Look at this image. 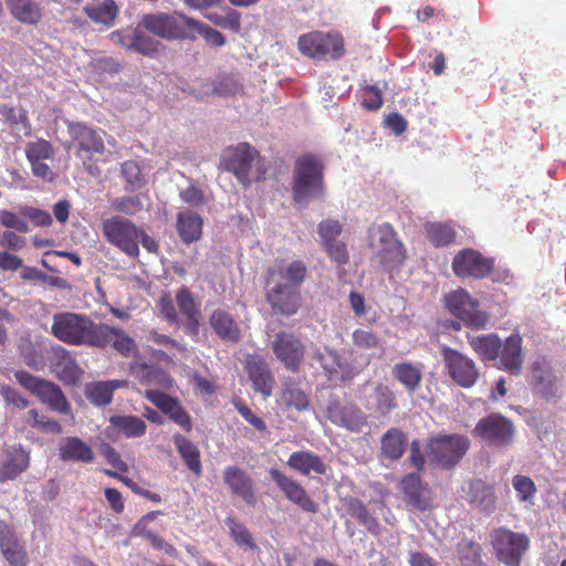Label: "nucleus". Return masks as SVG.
<instances>
[{
	"instance_id": "1",
	"label": "nucleus",
	"mask_w": 566,
	"mask_h": 566,
	"mask_svg": "<svg viewBox=\"0 0 566 566\" xmlns=\"http://www.w3.org/2000/svg\"><path fill=\"white\" fill-rule=\"evenodd\" d=\"M314 358L331 382L346 384L358 376L370 363V358L354 348L325 347L316 350Z\"/></svg>"
},
{
	"instance_id": "2",
	"label": "nucleus",
	"mask_w": 566,
	"mask_h": 566,
	"mask_svg": "<svg viewBox=\"0 0 566 566\" xmlns=\"http://www.w3.org/2000/svg\"><path fill=\"white\" fill-rule=\"evenodd\" d=\"M99 324L83 314L61 312L53 315L51 333L61 342L70 345L94 347L98 342Z\"/></svg>"
},
{
	"instance_id": "3",
	"label": "nucleus",
	"mask_w": 566,
	"mask_h": 566,
	"mask_svg": "<svg viewBox=\"0 0 566 566\" xmlns=\"http://www.w3.org/2000/svg\"><path fill=\"white\" fill-rule=\"evenodd\" d=\"M317 402L335 426L359 433L368 424V416L354 403H344L340 395L331 388L317 390Z\"/></svg>"
},
{
	"instance_id": "4",
	"label": "nucleus",
	"mask_w": 566,
	"mask_h": 566,
	"mask_svg": "<svg viewBox=\"0 0 566 566\" xmlns=\"http://www.w3.org/2000/svg\"><path fill=\"white\" fill-rule=\"evenodd\" d=\"M469 448V438L458 433L438 434L426 441V452L430 464L442 470L455 468Z\"/></svg>"
},
{
	"instance_id": "5",
	"label": "nucleus",
	"mask_w": 566,
	"mask_h": 566,
	"mask_svg": "<svg viewBox=\"0 0 566 566\" xmlns=\"http://www.w3.org/2000/svg\"><path fill=\"white\" fill-rule=\"evenodd\" d=\"M368 245L385 271L401 265L406 259L401 241L397 239L395 229L387 222L369 228Z\"/></svg>"
},
{
	"instance_id": "6",
	"label": "nucleus",
	"mask_w": 566,
	"mask_h": 566,
	"mask_svg": "<svg viewBox=\"0 0 566 566\" xmlns=\"http://www.w3.org/2000/svg\"><path fill=\"white\" fill-rule=\"evenodd\" d=\"M190 23L192 24V19L185 14H169L165 12L146 13L139 19L140 28L167 41L186 40V38H190Z\"/></svg>"
},
{
	"instance_id": "7",
	"label": "nucleus",
	"mask_w": 566,
	"mask_h": 566,
	"mask_svg": "<svg viewBox=\"0 0 566 566\" xmlns=\"http://www.w3.org/2000/svg\"><path fill=\"white\" fill-rule=\"evenodd\" d=\"M300 52L316 60H338L345 54L344 38L339 32L312 31L297 41Z\"/></svg>"
},
{
	"instance_id": "8",
	"label": "nucleus",
	"mask_w": 566,
	"mask_h": 566,
	"mask_svg": "<svg viewBox=\"0 0 566 566\" xmlns=\"http://www.w3.org/2000/svg\"><path fill=\"white\" fill-rule=\"evenodd\" d=\"M491 542L500 562L506 566H520L523 555L530 548V538L524 533H516L499 527L491 533Z\"/></svg>"
},
{
	"instance_id": "9",
	"label": "nucleus",
	"mask_w": 566,
	"mask_h": 566,
	"mask_svg": "<svg viewBox=\"0 0 566 566\" xmlns=\"http://www.w3.org/2000/svg\"><path fill=\"white\" fill-rule=\"evenodd\" d=\"M102 229L109 243L130 258L138 256L140 230L130 220L115 216L104 220Z\"/></svg>"
},
{
	"instance_id": "10",
	"label": "nucleus",
	"mask_w": 566,
	"mask_h": 566,
	"mask_svg": "<svg viewBox=\"0 0 566 566\" xmlns=\"http://www.w3.org/2000/svg\"><path fill=\"white\" fill-rule=\"evenodd\" d=\"M473 433L488 446L507 448L513 443L515 426L509 418L493 412L478 421Z\"/></svg>"
},
{
	"instance_id": "11",
	"label": "nucleus",
	"mask_w": 566,
	"mask_h": 566,
	"mask_svg": "<svg viewBox=\"0 0 566 566\" xmlns=\"http://www.w3.org/2000/svg\"><path fill=\"white\" fill-rule=\"evenodd\" d=\"M265 290L266 302L275 315L291 317L302 307L301 290L287 286L284 281H275L272 276L268 280Z\"/></svg>"
},
{
	"instance_id": "12",
	"label": "nucleus",
	"mask_w": 566,
	"mask_h": 566,
	"mask_svg": "<svg viewBox=\"0 0 566 566\" xmlns=\"http://www.w3.org/2000/svg\"><path fill=\"white\" fill-rule=\"evenodd\" d=\"M276 359L291 373H297L305 355V345L301 337L293 332L281 331L274 334L270 342Z\"/></svg>"
},
{
	"instance_id": "13",
	"label": "nucleus",
	"mask_w": 566,
	"mask_h": 566,
	"mask_svg": "<svg viewBox=\"0 0 566 566\" xmlns=\"http://www.w3.org/2000/svg\"><path fill=\"white\" fill-rule=\"evenodd\" d=\"M109 39L114 44L120 48L137 52L144 56H155L161 46L160 42L146 34V31L139 27L132 29H123L113 31L109 34Z\"/></svg>"
},
{
	"instance_id": "14",
	"label": "nucleus",
	"mask_w": 566,
	"mask_h": 566,
	"mask_svg": "<svg viewBox=\"0 0 566 566\" xmlns=\"http://www.w3.org/2000/svg\"><path fill=\"white\" fill-rule=\"evenodd\" d=\"M442 357L450 378L457 385L471 388L476 384L480 374L471 358L450 347L442 349Z\"/></svg>"
},
{
	"instance_id": "15",
	"label": "nucleus",
	"mask_w": 566,
	"mask_h": 566,
	"mask_svg": "<svg viewBox=\"0 0 566 566\" xmlns=\"http://www.w3.org/2000/svg\"><path fill=\"white\" fill-rule=\"evenodd\" d=\"M494 268L492 259L483 256L473 249H463L457 253L452 261V269L459 277L483 279Z\"/></svg>"
},
{
	"instance_id": "16",
	"label": "nucleus",
	"mask_w": 566,
	"mask_h": 566,
	"mask_svg": "<svg viewBox=\"0 0 566 566\" xmlns=\"http://www.w3.org/2000/svg\"><path fill=\"white\" fill-rule=\"evenodd\" d=\"M361 394L365 408L381 417L390 415L398 408L395 392L381 382L366 381L361 386Z\"/></svg>"
},
{
	"instance_id": "17",
	"label": "nucleus",
	"mask_w": 566,
	"mask_h": 566,
	"mask_svg": "<svg viewBox=\"0 0 566 566\" xmlns=\"http://www.w3.org/2000/svg\"><path fill=\"white\" fill-rule=\"evenodd\" d=\"M269 475L290 502L304 512L317 513L318 504L311 499L307 491L296 480L275 468L269 470Z\"/></svg>"
},
{
	"instance_id": "18",
	"label": "nucleus",
	"mask_w": 566,
	"mask_h": 566,
	"mask_svg": "<svg viewBox=\"0 0 566 566\" xmlns=\"http://www.w3.org/2000/svg\"><path fill=\"white\" fill-rule=\"evenodd\" d=\"M444 307L450 314L468 325H479V303L463 289L447 293L443 297Z\"/></svg>"
},
{
	"instance_id": "19",
	"label": "nucleus",
	"mask_w": 566,
	"mask_h": 566,
	"mask_svg": "<svg viewBox=\"0 0 566 566\" xmlns=\"http://www.w3.org/2000/svg\"><path fill=\"white\" fill-rule=\"evenodd\" d=\"M261 159L259 151L249 143H240L229 147L222 156V164L228 172L237 177H245L254 163Z\"/></svg>"
},
{
	"instance_id": "20",
	"label": "nucleus",
	"mask_w": 566,
	"mask_h": 566,
	"mask_svg": "<svg viewBox=\"0 0 566 566\" xmlns=\"http://www.w3.org/2000/svg\"><path fill=\"white\" fill-rule=\"evenodd\" d=\"M176 303L181 318L184 333L196 338L199 335L200 322L202 319L200 303L195 300L193 294L186 286L180 287L176 293Z\"/></svg>"
},
{
	"instance_id": "21",
	"label": "nucleus",
	"mask_w": 566,
	"mask_h": 566,
	"mask_svg": "<svg viewBox=\"0 0 566 566\" xmlns=\"http://www.w3.org/2000/svg\"><path fill=\"white\" fill-rule=\"evenodd\" d=\"M51 367L56 376L66 385H75L80 381L82 369L70 352L61 345L52 346L49 355Z\"/></svg>"
},
{
	"instance_id": "22",
	"label": "nucleus",
	"mask_w": 566,
	"mask_h": 566,
	"mask_svg": "<svg viewBox=\"0 0 566 566\" xmlns=\"http://www.w3.org/2000/svg\"><path fill=\"white\" fill-rule=\"evenodd\" d=\"M249 379L255 391L270 397L274 387V376L268 361L261 356H248L244 364Z\"/></svg>"
},
{
	"instance_id": "23",
	"label": "nucleus",
	"mask_w": 566,
	"mask_h": 566,
	"mask_svg": "<svg viewBox=\"0 0 566 566\" xmlns=\"http://www.w3.org/2000/svg\"><path fill=\"white\" fill-rule=\"evenodd\" d=\"M405 502L413 510L423 512L430 506V489L419 473H409L400 482Z\"/></svg>"
},
{
	"instance_id": "24",
	"label": "nucleus",
	"mask_w": 566,
	"mask_h": 566,
	"mask_svg": "<svg viewBox=\"0 0 566 566\" xmlns=\"http://www.w3.org/2000/svg\"><path fill=\"white\" fill-rule=\"evenodd\" d=\"M467 501L473 509L490 515L496 510L497 496L492 484L476 479L471 481L468 486Z\"/></svg>"
},
{
	"instance_id": "25",
	"label": "nucleus",
	"mask_w": 566,
	"mask_h": 566,
	"mask_svg": "<svg viewBox=\"0 0 566 566\" xmlns=\"http://www.w3.org/2000/svg\"><path fill=\"white\" fill-rule=\"evenodd\" d=\"M223 481L232 494L242 499L249 506L256 504L252 479L238 467H227L223 470Z\"/></svg>"
},
{
	"instance_id": "26",
	"label": "nucleus",
	"mask_w": 566,
	"mask_h": 566,
	"mask_svg": "<svg viewBox=\"0 0 566 566\" xmlns=\"http://www.w3.org/2000/svg\"><path fill=\"white\" fill-rule=\"evenodd\" d=\"M524 352L522 347V337L517 334L509 336L504 343H501L499 353L500 368L517 376L522 371L524 363Z\"/></svg>"
},
{
	"instance_id": "27",
	"label": "nucleus",
	"mask_w": 566,
	"mask_h": 566,
	"mask_svg": "<svg viewBox=\"0 0 566 566\" xmlns=\"http://www.w3.org/2000/svg\"><path fill=\"white\" fill-rule=\"evenodd\" d=\"M0 549L11 566H27L28 555L13 530L0 521Z\"/></svg>"
},
{
	"instance_id": "28",
	"label": "nucleus",
	"mask_w": 566,
	"mask_h": 566,
	"mask_svg": "<svg viewBox=\"0 0 566 566\" xmlns=\"http://www.w3.org/2000/svg\"><path fill=\"white\" fill-rule=\"evenodd\" d=\"M209 324L223 344H238L242 338L239 323L224 310H214L209 316Z\"/></svg>"
},
{
	"instance_id": "29",
	"label": "nucleus",
	"mask_w": 566,
	"mask_h": 566,
	"mask_svg": "<svg viewBox=\"0 0 566 566\" xmlns=\"http://www.w3.org/2000/svg\"><path fill=\"white\" fill-rule=\"evenodd\" d=\"M67 132L80 150L84 153H104L105 145L99 130L83 123L71 122L67 123Z\"/></svg>"
},
{
	"instance_id": "30",
	"label": "nucleus",
	"mask_w": 566,
	"mask_h": 566,
	"mask_svg": "<svg viewBox=\"0 0 566 566\" xmlns=\"http://www.w3.org/2000/svg\"><path fill=\"white\" fill-rule=\"evenodd\" d=\"M30 463L29 453L12 447L0 458V483L12 481L24 472Z\"/></svg>"
},
{
	"instance_id": "31",
	"label": "nucleus",
	"mask_w": 566,
	"mask_h": 566,
	"mask_svg": "<svg viewBox=\"0 0 566 566\" xmlns=\"http://www.w3.org/2000/svg\"><path fill=\"white\" fill-rule=\"evenodd\" d=\"M99 333L102 336H98V342L95 343L94 347L104 348L109 345L124 356H128L135 347L133 338L120 328L99 324Z\"/></svg>"
},
{
	"instance_id": "32",
	"label": "nucleus",
	"mask_w": 566,
	"mask_h": 566,
	"mask_svg": "<svg viewBox=\"0 0 566 566\" xmlns=\"http://www.w3.org/2000/svg\"><path fill=\"white\" fill-rule=\"evenodd\" d=\"M11 15L20 23L38 25L43 18V7L36 0H6Z\"/></svg>"
},
{
	"instance_id": "33",
	"label": "nucleus",
	"mask_w": 566,
	"mask_h": 566,
	"mask_svg": "<svg viewBox=\"0 0 566 566\" xmlns=\"http://www.w3.org/2000/svg\"><path fill=\"white\" fill-rule=\"evenodd\" d=\"M407 443V436L400 429L390 428L380 438L379 457L389 461H398L402 458Z\"/></svg>"
},
{
	"instance_id": "34",
	"label": "nucleus",
	"mask_w": 566,
	"mask_h": 566,
	"mask_svg": "<svg viewBox=\"0 0 566 566\" xmlns=\"http://www.w3.org/2000/svg\"><path fill=\"white\" fill-rule=\"evenodd\" d=\"M286 465L301 473L302 475H310L312 472L316 474L324 475L327 472L328 467L323 462V460L315 453L310 451H295L293 452L289 460L286 461Z\"/></svg>"
},
{
	"instance_id": "35",
	"label": "nucleus",
	"mask_w": 566,
	"mask_h": 566,
	"mask_svg": "<svg viewBox=\"0 0 566 566\" xmlns=\"http://www.w3.org/2000/svg\"><path fill=\"white\" fill-rule=\"evenodd\" d=\"M177 231L184 243H192L200 239L202 219L192 211H180L177 214Z\"/></svg>"
},
{
	"instance_id": "36",
	"label": "nucleus",
	"mask_w": 566,
	"mask_h": 566,
	"mask_svg": "<svg viewBox=\"0 0 566 566\" xmlns=\"http://www.w3.org/2000/svg\"><path fill=\"white\" fill-rule=\"evenodd\" d=\"M323 179H293V197L302 207L324 195Z\"/></svg>"
},
{
	"instance_id": "37",
	"label": "nucleus",
	"mask_w": 566,
	"mask_h": 566,
	"mask_svg": "<svg viewBox=\"0 0 566 566\" xmlns=\"http://www.w3.org/2000/svg\"><path fill=\"white\" fill-rule=\"evenodd\" d=\"M63 460L91 463L94 460V452L88 444L77 437H67L60 448Z\"/></svg>"
},
{
	"instance_id": "38",
	"label": "nucleus",
	"mask_w": 566,
	"mask_h": 566,
	"mask_svg": "<svg viewBox=\"0 0 566 566\" xmlns=\"http://www.w3.org/2000/svg\"><path fill=\"white\" fill-rule=\"evenodd\" d=\"M172 440L187 468L196 475H200L202 465L197 446L180 433L174 434Z\"/></svg>"
},
{
	"instance_id": "39",
	"label": "nucleus",
	"mask_w": 566,
	"mask_h": 566,
	"mask_svg": "<svg viewBox=\"0 0 566 566\" xmlns=\"http://www.w3.org/2000/svg\"><path fill=\"white\" fill-rule=\"evenodd\" d=\"M391 375L409 394H413L420 387L422 380L421 369L411 363L395 364Z\"/></svg>"
},
{
	"instance_id": "40",
	"label": "nucleus",
	"mask_w": 566,
	"mask_h": 566,
	"mask_svg": "<svg viewBox=\"0 0 566 566\" xmlns=\"http://www.w3.org/2000/svg\"><path fill=\"white\" fill-rule=\"evenodd\" d=\"M469 343L484 360H495L502 342L496 334L491 333L469 336Z\"/></svg>"
},
{
	"instance_id": "41",
	"label": "nucleus",
	"mask_w": 566,
	"mask_h": 566,
	"mask_svg": "<svg viewBox=\"0 0 566 566\" xmlns=\"http://www.w3.org/2000/svg\"><path fill=\"white\" fill-rule=\"evenodd\" d=\"M38 398L52 410L63 415L70 412L71 406L62 389L53 381L48 380Z\"/></svg>"
},
{
	"instance_id": "42",
	"label": "nucleus",
	"mask_w": 566,
	"mask_h": 566,
	"mask_svg": "<svg viewBox=\"0 0 566 566\" xmlns=\"http://www.w3.org/2000/svg\"><path fill=\"white\" fill-rule=\"evenodd\" d=\"M83 11L92 21L105 25H111L118 14L114 0H104L97 6H85Z\"/></svg>"
},
{
	"instance_id": "43",
	"label": "nucleus",
	"mask_w": 566,
	"mask_h": 566,
	"mask_svg": "<svg viewBox=\"0 0 566 566\" xmlns=\"http://www.w3.org/2000/svg\"><path fill=\"white\" fill-rule=\"evenodd\" d=\"M111 423L127 438H138L145 434L146 423L137 416H113Z\"/></svg>"
},
{
	"instance_id": "44",
	"label": "nucleus",
	"mask_w": 566,
	"mask_h": 566,
	"mask_svg": "<svg viewBox=\"0 0 566 566\" xmlns=\"http://www.w3.org/2000/svg\"><path fill=\"white\" fill-rule=\"evenodd\" d=\"M348 512L352 517L356 518L373 535H379L380 524L369 513L366 505L357 499H350L348 502Z\"/></svg>"
},
{
	"instance_id": "45",
	"label": "nucleus",
	"mask_w": 566,
	"mask_h": 566,
	"mask_svg": "<svg viewBox=\"0 0 566 566\" xmlns=\"http://www.w3.org/2000/svg\"><path fill=\"white\" fill-rule=\"evenodd\" d=\"M282 399L289 406L297 411L312 410L307 395L296 384L286 381L283 385Z\"/></svg>"
},
{
	"instance_id": "46",
	"label": "nucleus",
	"mask_w": 566,
	"mask_h": 566,
	"mask_svg": "<svg viewBox=\"0 0 566 566\" xmlns=\"http://www.w3.org/2000/svg\"><path fill=\"white\" fill-rule=\"evenodd\" d=\"M21 420L24 424L43 432L61 433L63 430L61 423L43 415H40L36 409H29L25 411L21 416Z\"/></svg>"
},
{
	"instance_id": "47",
	"label": "nucleus",
	"mask_w": 566,
	"mask_h": 566,
	"mask_svg": "<svg viewBox=\"0 0 566 566\" xmlns=\"http://www.w3.org/2000/svg\"><path fill=\"white\" fill-rule=\"evenodd\" d=\"M481 545L471 539H461L457 553L461 566H485L481 558Z\"/></svg>"
},
{
	"instance_id": "48",
	"label": "nucleus",
	"mask_w": 566,
	"mask_h": 566,
	"mask_svg": "<svg viewBox=\"0 0 566 566\" xmlns=\"http://www.w3.org/2000/svg\"><path fill=\"white\" fill-rule=\"evenodd\" d=\"M324 168L323 160L314 154L302 155L295 161L296 177H322Z\"/></svg>"
},
{
	"instance_id": "49",
	"label": "nucleus",
	"mask_w": 566,
	"mask_h": 566,
	"mask_svg": "<svg viewBox=\"0 0 566 566\" xmlns=\"http://www.w3.org/2000/svg\"><path fill=\"white\" fill-rule=\"evenodd\" d=\"M306 272L305 263L301 260H295L279 272V279H275V281H284L287 286L301 290V285L305 281Z\"/></svg>"
},
{
	"instance_id": "50",
	"label": "nucleus",
	"mask_w": 566,
	"mask_h": 566,
	"mask_svg": "<svg viewBox=\"0 0 566 566\" xmlns=\"http://www.w3.org/2000/svg\"><path fill=\"white\" fill-rule=\"evenodd\" d=\"M207 18L214 25L222 29L231 30L235 33L241 30V15L231 8H227L223 13L211 12Z\"/></svg>"
},
{
	"instance_id": "51",
	"label": "nucleus",
	"mask_w": 566,
	"mask_h": 566,
	"mask_svg": "<svg viewBox=\"0 0 566 566\" xmlns=\"http://www.w3.org/2000/svg\"><path fill=\"white\" fill-rule=\"evenodd\" d=\"M86 398L95 406H108L113 400L112 388L105 381H94L86 386Z\"/></svg>"
},
{
	"instance_id": "52",
	"label": "nucleus",
	"mask_w": 566,
	"mask_h": 566,
	"mask_svg": "<svg viewBox=\"0 0 566 566\" xmlns=\"http://www.w3.org/2000/svg\"><path fill=\"white\" fill-rule=\"evenodd\" d=\"M189 29L191 36L186 38V40H195L196 34H200L208 43L214 46H222L226 44V38L221 32L207 24L200 23L199 21L192 19V24H189Z\"/></svg>"
},
{
	"instance_id": "53",
	"label": "nucleus",
	"mask_w": 566,
	"mask_h": 566,
	"mask_svg": "<svg viewBox=\"0 0 566 566\" xmlns=\"http://www.w3.org/2000/svg\"><path fill=\"white\" fill-rule=\"evenodd\" d=\"M224 523L229 527L231 537L239 546H247L252 551L258 548L251 533L242 523L235 521L233 517H227Z\"/></svg>"
},
{
	"instance_id": "54",
	"label": "nucleus",
	"mask_w": 566,
	"mask_h": 566,
	"mask_svg": "<svg viewBox=\"0 0 566 566\" xmlns=\"http://www.w3.org/2000/svg\"><path fill=\"white\" fill-rule=\"evenodd\" d=\"M25 155L29 161L51 159L54 155L53 146L50 142L38 138L25 146Z\"/></svg>"
},
{
	"instance_id": "55",
	"label": "nucleus",
	"mask_w": 566,
	"mask_h": 566,
	"mask_svg": "<svg viewBox=\"0 0 566 566\" xmlns=\"http://www.w3.org/2000/svg\"><path fill=\"white\" fill-rule=\"evenodd\" d=\"M426 229L430 241L436 247L448 245L454 239V231L449 226L442 223H429Z\"/></svg>"
},
{
	"instance_id": "56",
	"label": "nucleus",
	"mask_w": 566,
	"mask_h": 566,
	"mask_svg": "<svg viewBox=\"0 0 566 566\" xmlns=\"http://www.w3.org/2000/svg\"><path fill=\"white\" fill-rule=\"evenodd\" d=\"M352 342L358 349L381 348V339L373 331L367 328H357L352 334Z\"/></svg>"
},
{
	"instance_id": "57",
	"label": "nucleus",
	"mask_w": 566,
	"mask_h": 566,
	"mask_svg": "<svg viewBox=\"0 0 566 566\" xmlns=\"http://www.w3.org/2000/svg\"><path fill=\"white\" fill-rule=\"evenodd\" d=\"M531 380L544 396L551 395L552 375L541 361L532 365Z\"/></svg>"
},
{
	"instance_id": "58",
	"label": "nucleus",
	"mask_w": 566,
	"mask_h": 566,
	"mask_svg": "<svg viewBox=\"0 0 566 566\" xmlns=\"http://www.w3.org/2000/svg\"><path fill=\"white\" fill-rule=\"evenodd\" d=\"M343 231V224L339 220L327 218L317 224V233L319 235V243H327L337 240Z\"/></svg>"
},
{
	"instance_id": "59",
	"label": "nucleus",
	"mask_w": 566,
	"mask_h": 566,
	"mask_svg": "<svg viewBox=\"0 0 566 566\" xmlns=\"http://www.w3.org/2000/svg\"><path fill=\"white\" fill-rule=\"evenodd\" d=\"M13 375L17 382L35 397L40 395L48 381V379L34 376L25 370H17Z\"/></svg>"
},
{
	"instance_id": "60",
	"label": "nucleus",
	"mask_w": 566,
	"mask_h": 566,
	"mask_svg": "<svg viewBox=\"0 0 566 566\" xmlns=\"http://www.w3.org/2000/svg\"><path fill=\"white\" fill-rule=\"evenodd\" d=\"M0 114L4 116L11 128H15L19 124H22L25 129L24 135L29 136L31 134V124L25 111L17 112L13 106L1 105Z\"/></svg>"
},
{
	"instance_id": "61",
	"label": "nucleus",
	"mask_w": 566,
	"mask_h": 566,
	"mask_svg": "<svg viewBox=\"0 0 566 566\" xmlns=\"http://www.w3.org/2000/svg\"><path fill=\"white\" fill-rule=\"evenodd\" d=\"M427 452L426 447L422 448L419 440H412L409 448V457L407 458V461L409 464L416 469L415 473H421L424 471L426 463H427Z\"/></svg>"
},
{
	"instance_id": "62",
	"label": "nucleus",
	"mask_w": 566,
	"mask_h": 566,
	"mask_svg": "<svg viewBox=\"0 0 566 566\" xmlns=\"http://www.w3.org/2000/svg\"><path fill=\"white\" fill-rule=\"evenodd\" d=\"M322 247L325 249L327 255L333 262L337 263L338 265L348 263L349 254L345 242L334 240L327 243H322Z\"/></svg>"
},
{
	"instance_id": "63",
	"label": "nucleus",
	"mask_w": 566,
	"mask_h": 566,
	"mask_svg": "<svg viewBox=\"0 0 566 566\" xmlns=\"http://www.w3.org/2000/svg\"><path fill=\"white\" fill-rule=\"evenodd\" d=\"M0 395L9 406H13L19 409H25L31 405L30 400L27 399L18 389L8 385L0 384Z\"/></svg>"
},
{
	"instance_id": "64",
	"label": "nucleus",
	"mask_w": 566,
	"mask_h": 566,
	"mask_svg": "<svg viewBox=\"0 0 566 566\" xmlns=\"http://www.w3.org/2000/svg\"><path fill=\"white\" fill-rule=\"evenodd\" d=\"M384 104L382 93L377 85H366L364 87V98L361 106L367 111H377Z\"/></svg>"
}]
</instances>
